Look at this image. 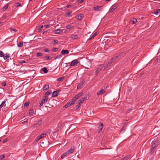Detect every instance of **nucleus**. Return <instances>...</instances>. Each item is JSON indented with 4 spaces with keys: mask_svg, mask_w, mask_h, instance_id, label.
I'll return each instance as SVG.
<instances>
[{
    "mask_svg": "<svg viewBox=\"0 0 160 160\" xmlns=\"http://www.w3.org/2000/svg\"><path fill=\"white\" fill-rule=\"evenodd\" d=\"M8 141V139L5 138L3 140V143H4Z\"/></svg>",
    "mask_w": 160,
    "mask_h": 160,
    "instance_id": "obj_52",
    "label": "nucleus"
},
{
    "mask_svg": "<svg viewBox=\"0 0 160 160\" xmlns=\"http://www.w3.org/2000/svg\"><path fill=\"white\" fill-rule=\"evenodd\" d=\"M62 56V54H60V55H57L54 58V59H56L58 58H61Z\"/></svg>",
    "mask_w": 160,
    "mask_h": 160,
    "instance_id": "obj_37",
    "label": "nucleus"
},
{
    "mask_svg": "<svg viewBox=\"0 0 160 160\" xmlns=\"http://www.w3.org/2000/svg\"><path fill=\"white\" fill-rule=\"evenodd\" d=\"M58 50V49L57 48H53L52 49V51L53 52H57Z\"/></svg>",
    "mask_w": 160,
    "mask_h": 160,
    "instance_id": "obj_34",
    "label": "nucleus"
},
{
    "mask_svg": "<svg viewBox=\"0 0 160 160\" xmlns=\"http://www.w3.org/2000/svg\"><path fill=\"white\" fill-rule=\"evenodd\" d=\"M83 14H79L78 16L77 19L79 20H81L82 19V18L83 17Z\"/></svg>",
    "mask_w": 160,
    "mask_h": 160,
    "instance_id": "obj_21",
    "label": "nucleus"
},
{
    "mask_svg": "<svg viewBox=\"0 0 160 160\" xmlns=\"http://www.w3.org/2000/svg\"><path fill=\"white\" fill-rule=\"evenodd\" d=\"M84 81L83 80L81 82L79 83L77 86V88L80 89L81 88V87L84 84Z\"/></svg>",
    "mask_w": 160,
    "mask_h": 160,
    "instance_id": "obj_9",
    "label": "nucleus"
},
{
    "mask_svg": "<svg viewBox=\"0 0 160 160\" xmlns=\"http://www.w3.org/2000/svg\"><path fill=\"white\" fill-rule=\"evenodd\" d=\"M103 68L104 66L102 65H99L97 68V72L98 73L101 70H104L105 69H103Z\"/></svg>",
    "mask_w": 160,
    "mask_h": 160,
    "instance_id": "obj_4",
    "label": "nucleus"
},
{
    "mask_svg": "<svg viewBox=\"0 0 160 160\" xmlns=\"http://www.w3.org/2000/svg\"><path fill=\"white\" fill-rule=\"evenodd\" d=\"M54 33L55 34H59L60 33L62 32V31L60 29H57L54 31Z\"/></svg>",
    "mask_w": 160,
    "mask_h": 160,
    "instance_id": "obj_18",
    "label": "nucleus"
},
{
    "mask_svg": "<svg viewBox=\"0 0 160 160\" xmlns=\"http://www.w3.org/2000/svg\"><path fill=\"white\" fill-rule=\"evenodd\" d=\"M71 5H67V7L68 8H69L70 7H71Z\"/></svg>",
    "mask_w": 160,
    "mask_h": 160,
    "instance_id": "obj_58",
    "label": "nucleus"
},
{
    "mask_svg": "<svg viewBox=\"0 0 160 160\" xmlns=\"http://www.w3.org/2000/svg\"><path fill=\"white\" fill-rule=\"evenodd\" d=\"M72 13V12H68L66 13V15L67 16H69Z\"/></svg>",
    "mask_w": 160,
    "mask_h": 160,
    "instance_id": "obj_43",
    "label": "nucleus"
},
{
    "mask_svg": "<svg viewBox=\"0 0 160 160\" xmlns=\"http://www.w3.org/2000/svg\"><path fill=\"white\" fill-rule=\"evenodd\" d=\"M30 0V1H32V0Z\"/></svg>",
    "mask_w": 160,
    "mask_h": 160,
    "instance_id": "obj_64",
    "label": "nucleus"
},
{
    "mask_svg": "<svg viewBox=\"0 0 160 160\" xmlns=\"http://www.w3.org/2000/svg\"><path fill=\"white\" fill-rule=\"evenodd\" d=\"M8 4H7L3 8V10H6L8 8Z\"/></svg>",
    "mask_w": 160,
    "mask_h": 160,
    "instance_id": "obj_44",
    "label": "nucleus"
},
{
    "mask_svg": "<svg viewBox=\"0 0 160 160\" xmlns=\"http://www.w3.org/2000/svg\"><path fill=\"white\" fill-rule=\"evenodd\" d=\"M45 135V134L42 133L37 138V141H38L41 138H43Z\"/></svg>",
    "mask_w": 160,
    "mask_h": 160,
    "instance_id": "obj_12",
    "label": "nucleus"
},
{
    "mask_svg": "<svg viewBox=\"0 0 160 160\" xmlns=\"http://www.w3.org/2000/svg\"><path fill=\"white\" fill-rule=\"evenodd\" d=\"M43 27V25H41L40 27V28L41 29V28H42Z\"/></svg>",
    "mask_w": 160,
    "mask_h": 160,
    "instance_id": "obj_62",
    "label": "nucleus"
},
{
    "mask_svg": "<svg viewBox=\"0 0 160 160\" xmlns=\"http://www.w3.org/2000/svg\"><path fill=\"white\" fill-rule=\"evenodd\" d=\"M77 99V98L75 97L73 98L72 101H70L71 103V104H74Z\"/></svg>",
    "mask_w": 160,
    "mask_h": 160,
    "instance_id": "obj_19",
    "label": "nucleus"
},
{
    "mask_svg": "<svg viewBox=\"0 0 160 160\" xmlns=\"http://www.w3.org/2000/svg\"><path fill=\"white\" fill-rule=\"evenodd\" d=\"M42 70L43 71L44 73H47L48 72V70L46 68L44 67L42 69Z\"/></svg>",
    "mask_w": 160,
    "mask_h": 160,
    "instance_id": "obj_27",
    "label": "nucleus"
},
{
    "mask_svg": "<svg viewBox=\"0 0 160 160\" xmlns=\"http://www.w3.org/2000/svg\"><path fill=\"white\" fill-rule=\"evenodd\" d=\"M131 158V156H128L125 157L122 159H121L120 160H128L129 159H130Z\"/></svg>",
    "mask_w": 160,
    "mask_h": 160,
    "instance_id": "obj_17",
    "label": "nucleus"
},
{
    "mask_svg": "<svg viewBox=\"0 0 160 160\" xmlns=\"http://www.w3.org/2000/svg\"><path fill=\"white\" fill-rule=\"evenodd\" d=\"M87 98V97H85L83 98L82 99L79 100L78 101V102H80L81 103H82L83 102L86 100Z\"/></svg>",
    "mask_w": 160,
    "mask_h": 160,
    "instance_id": "obj_13",
    "label": "nucleus"
},
{
    "mask_svg": "<svg viewBox=\"0 0 160 160\" xmlns=\"http://www.w3.org/2000/svg\"><path fill=\"white\" fill-rule=\"evenodd\" d=\"M49 25H45V27L46 28H48L49 27Z\"/></svg>",
    "mask_w": 160,
    "mask_h": 160,
    "instance_id": "obj_57",
    "label": "nucleus"
},
{
    "mask_svg": "<svg viewBox=\"0 0 160 160\" xmlns=\"http://www.w3.org/2000/svg\"><path fill=\"white\" fill-rule=\"evenodd\" d=\"M84 0H77L76 1V2L77 3H81Z\"/></svg>",
    "mask_w": 160,
    "mask_h": 160,
    "instance_id": "obj_42",
    "label": "nucleus"
},
{
    "mask_svg": "<svg viewBox=\"0 0 160 160\" xmlns=\"http://www.w3.org/2000/svg\"><path fill=\"white\" fill-rule=\"evenodd\" d=\"M126 129V126L125 125H123L122 126V128L121 130V132L122 131H124Z\"/></svg>",
    "mask_w": 160,
    "mask_h": 160,
    "instance_id": "obj_40",
    "label": "nucleus"
},
{
    "mask_svg": "<svg viewBox=\"0 0 160 160\" xmlns=\"http://www.w3.org/2000/svg\"><path fill=\"white\" fill-rule=\"evenodd\" d=\"M39 125L38 123H37L34 125V127H37Z\"/></svg>",
    "mask_w": 160,
    "mask_h": 160,
    "instance_id": "obj_54",
    "label": "nucleus"
},
{
    "mask_svg": "<svg viewBox=\"0 0 160 160\" xmlns=\"http://www.w3.org/2000/svg\"><path fill=\"white\" fill-rule=\"evenodd\" d=\"M33 113V110L32 109H31L29 111V115H32Z\"/></svg>",
    "mask_w": 160,
    "mask_h": 160,
    "instance_id": "obj_45",
    "label": "nucleus"
},
{
    "mask_svg": "<svg viewBox=\"0 0 160 160\" xmlns=\"http://www.w3.org/2000/svg\"><path fill=\"white\" fill-rule=\"evenodd\" d=\"M160 13V9H158L154 13L156 15H158Z\"/></svg>",
    "mask_w": 160,
    "mask_h": 160,
    "instance_id": "obj_28",
    "label": "nucleus"
},
{
    "mask_svg": "<svg viewBox=\"0 0 160 160\" xmlns=\"http://www.w3.org/2000/svg\"><path fill=\"white\" fill-rule=\"evenodd\" d=\"M78 37V36L77 35H71L72 38L73 39H75L77 38Z\"/></svg>",
    "mask_w": 160,
    "mask_h": 160,
    "instance_id": "obj_29",
    "label": "nucleus"
},
{
    "mask_svg": "<svg viewBox=\"0 0 160 160\" xmlns=\"http://www.w3.org/2000/svg\"><path fill=\"white\" fill-rule=\"evenodd\" d=\"M69 154L68 152L67 151L61 155V158L62 159L63 158L65 157L68 155Z\"/></svg>",
    "mask_w": 160,
    "mask_h": 160,
    "instance_id": "obj_14",
    "label": "nucleus"
},
{
    "mask_svg": "<svg viewBox=\"0 0 160 160\" xmlns=\"http://www.w3.org/2000/svg\"><path fill=\"white\" fill-rule=\"evenodd\" d=\"M79 62V61L77 59H75L72 61L70 66H74Z\"/></svg>",
    "mask_w": 160,
    "mask_h": 160,
    "instance_id": "obj_3",
    "label": "nucleus"
},
{
    "mask_svg": "<svg viewBox=\"0 0 160 160\" xmlns=\"http://www.w3.org/2000/svg\"><path fill=\"white\" fill-rule=\"evenodd\" d=\"M22 6V4L21 3H17L16 5V7H18L19 6Z\"/></svg>",
    "mask_w": 160,
    "mask_h": 160,
    "instance_id": "obj_48",
    "label": "nucleus"
},
{
    "mask_svg": "<svg viewBox=\"0 0 160 160\" xmlns=\"http://www.w3.org/2000/svg\"><path fill=\"white\" fill-rule=\"evenodd\" d=\"M103 128V124L102 123H101L99 125L98 127V128L100 130V131H102Z\"/></svg>",
    "mask_w": 160,
    "mask_h": 160,
    "instance_id": "obj_23",
    "label": "nucleus"
},
{
    "mask_svg": "<svg viewBox=\"0 0 160 160\" xmlns=\"http://www.w3.org/2000/svg\"><path fill=\"white\" fill-rule=\"evenodd\" d=\"M2 85L3 86H5L6 85V83L5 82H3L2 83Z\"/></svg>",
    "mask_w": 160,
    "mask_h": 160,
    "instance_id": "obj_50",
    "label": "nucleus"
},
{
    "mask_svg": "<svg viewBox=\"0 0 160 160\" xmlns=\"http://www.w3.org/2000/svg\"><path fill=\"white\" fill-rule=\"evenodd\" d=\"M26 62L24 60H20L19 61V63H25Z\"/></svg>",
    "mask_w": 160,
    "mask_h": 160,
    "instance_id": "obj_51",
    "label": "nucleus"
},
{
    "mask_svg": "<svg viewBox=\"0 0 160 160\" xmlns=\"http://www.w3.org/2000/svg\"><path fill=\"white\" fill-rule=\"evenodd\" d=\"M158 142L157 139H155L152 141L151 145L150 146V153L151 154H152L158 145Z\"/></svg>",
    "mask_w": 160,
    "mask_h": 160,
    "instance_id": "obj_1",
    "label": "nucleus"
},
{
    "mask_svg": "<svg viewBox=\"0 0 160 160\" xmlns=\"http://www.w3.org/2000/svg\"><path fill=\"white\" fill-rule=\"evenodd\" d=\"M132 109L131 108L130 109H128V111H129V112Z\"/></svg>",
    "mask_w": 160,
    "mask_h": 160,
    "instance_id": "obj_60",
    "label": "nucleus"
},
{
    "mask_svg": "<svg viewBox=\"0 0 160 160\" xmlns=\"http://www.w3.org/2000/svg\"><path fill=\"white\" fill-rule=\"evenodd\" d=\"M18 47H22L23 46L22 42H20L18 45Z\"/></svg>",
    "mask_w": 160,
    "mask_h": 160,
    "instance_id": "obj_33",
    "label": "nucleus"
},
{
    "mask_svg": "<svg viewBox=\"0 0 160 160\" xmlns=\"http://www.w3.org/2000/svg\"><path fill=\"white\" fill-rule=\"evenodd\" d=\"M28 123V121H24L23 122H22V123Z\"/></svg>",
    "mask_w": 160,
    "mask_h": 160,
    "instance_id": "obj_61",
    "label": "nucleus"
},
{
    "mask_svg": "<svg viewBox=\"0 0 160 160\" xmlns=\"http://www.w3.org/2000/svg\"><path fill=\"white\" fill-rule=\"evenodd\" d=\"M42 56V54L41 52H38L37 53V57H40Z\"/></svg>",
    "mask_w": 160,
    "mask_h": 160,
    "instance_id": "obj_47",
    "label": "nucleus"
},
{
    "mask_svg": "<svg viewBox=\"0 0 160 160\" xmlns=\"http://www.w3.org/2000/svg\"><path fill=\"white\" fill-rule=\"evenodd\" d=\"M12 30L14 31L15 32L16 31V30L15 29H12Z\"/></svg>",
    "mask_w": 160,
    "mask_h": 160,
    "instance_id": "obj_59",
    "label": "nucleus"
},
{
    "mask_svg": "<svg viewBox=\"0 0 160 160\" xmlns=\"http://www.w3.org/2000/svg\"><path fill=\"white\" fill-rule=\"evenodd\" d=\"M119 57V56H115L112 58V59L109 61L110 62H112V63H113L115 60H116Z\"/></svg>",
    "mask_w": 160,
    "mask_h": 160,
    "instance_id": "obj_16",
    "label": "nucleus"
},
{
    "mask_svg": "<svg viewBox=\"0 0 160 160\" xmlns=\"http://www.w3.org/2000/svg\"><path fill=\"white\" fill-rule=\"evenodd\" d=\"M50 57L48 56H46L45 57V58H46V60H49Z\"/></svg>",
    "mask_w": 160,
    "mask_h": 160,
    "instance_id": "obj_55",
    "label": "nucleus"
},
{
    "mask_svg": "<svg viewBox=\"0 0 160 160\" xmlns=\"http://www.w3.org/2000/svg\"><path fill=\"white\" fill-rule=\"evenodd\" d=\"M64 77H62L61 78H59L58 79V81H62L63 79H64Z\"/></svg>",
    "mask_w": 160,
    "mask_h": 160,
    "instance_id": "obj_41",
    "label": "nucleus"
},
{
    "mask_svg": "<svg viewBox=\"0 0 160 160\" xmlns=\"http://www.w3.org/2000/svg\"><path fill=\"white\" fill-rule=\"evenodd\" d=\"M4 59L5 60H8V58L9 57V55H6L5 56H4Z\"/></svg>",
    "mask_w": 160,
    "mask_h": 160,
    "instance_id": "obj_31",
    "label": "nucleus"
},
{
    "mask_svg": "<svg viewBox=\"0 0 160 160\" xmlns=\"http://www.w3.org/2000/svg\"><path fill=\"white\" fill-rule=\"evenodd\" d=\"M75 148L74 146H72L70 149L67 151L68 152L69 154L73 153L74 151Z\"/></svg>",
    "mask_w": 160,
    "mask_h": 160,
    "instance_id": "obj_6",
    "label": "nucleus"
},
{
    "mask_svg": "<svg viewBox=\"0 0 160 160\" xmlns=\"http://www.w3.org/2000/svg\"><path fill=\"white\" fill-rule=\"evenodd\" d=\"M4 158V155H0V160H2V159Z\"/></svg>",
    "mask_w": 160,
    "mask_h": 160,
    "instance_id": "obj_49",
    "label": "nucleus"
},
{
    "mask_svg": "<svg viewBox=\"0 0 160 160\" xmlns=\"http://www.w3.org/2000/svg\"><path fill=\"white\" fill-rule=\"evenodd\" d=\"M69 51L67 50H64L63 49L61 51V53L63 54H68L69 53Z\"/></svg>",
    "mask_w": 160,
    "mask_h": 160,
    "instance_id": "obj_15",
    "label": "nucleus"
},
{
    "mask_svg": "<svg viewBox=\"0 0 160 160\" xmlns=\"http://www.w3.org/2000/svg\"><path fill=\"white\" fill-rule=\"evenodd\" d=\"M39 31H40L41 30V29L40 30V29H39Z\"/></svg>",
    "mask_w": 160,
    "mask_h": 160,
    "instance_id": "obj_63",
    "label": "nucleus"
},
{
    "mask_svg": "<svg viewBox=\"0 0 160 160\" xmlns=\"http://www.w3.org/2000/svg\"><path fill=\"white\" fill-rule=\"evenodd\" d=\"M105 92V91L103 89H102L100 91H98L97 93V94L98 95H99L104 93Z\"/></svg>",
    "mask_w": 160,
    "mask_h": 160,
    "instance_id": "obj_8",
    "label": "nucleus"
},
{
    "mask_svg": "<svg viewBox=\"0 0 160 160\" xmlns=\"http://www.w3.org/2000/svg\"><path fill=\"white\" fill-rule=\"evenodd\" d=\"M4 56V53L2 51L0 50V57H3Z\"/></svg>",
    "mask_w": 160,
    "mask_h": 160,
    "instance_id": "obj_32",
    "label": "nucleus"
},
{
    "mask_svg": "<svg viewBox=\"0 0 160 160\" xmlns=\"http://www.w3.org/2000/svg\"><path fill=\"white\" fill-rule=\"evenodd\" d=\"M94 8L95 10L98 11L102 9V7L99 6H97V7H95Z\"/></svg>",
    "mask_w": 160,
    "mask_h": 160,
    "instance_id": "obj_20",
    "label": "nucleus"
},
{
    "mask_svg": "<svg viewBox=\"0 0 160 160\" xmlns=\"http://www.w3.org/2000/svg\"><path fill=\"white\" fill-rule=\"evenodd\" d=\"M82 94H83V92H82L80 93H79L78 95H76L75 97H76V98H77V99H78V98H79L81 97L82 95Z\"/></svg>",
    "mask_w": 160,
    "mask_h": 160,
    "instance_id": "obj_25",
    "label": "nucleus"
},
{
    "mask_svg": "<svg viewBox=\"0 0 160 160\" xmlns=\"http://www.w3.org/2000/svg\"><path fill=\"white\" fill-rule=\"evenodd\" d=\"M60 91L59 90H57L53 91L52 94V97H55L57 96Z\"/></svg>",
    "mask_w": 160,
    "mask_h": 160,
    "instance_id": "obj_5",
    "label": "nucleus"
},
{
    "mask_svg": "<svg viewBox=\"0 0 160 160\" xmlns=\"http://www.w3.org/2000/svg\"><path fill=\"white\" fill-rule=\"evenodd\" d=\"M137 20L135 18H133V20L132 21V23L133 24H135L137 22Z\"/></svg>",
    "mask_w": 160,
    "mask_h": 160,
    "instance_id": "obj_36",
    "label": "nucleus"
},
{
    "mask_svg": "<svg viewBox=\"0 0 160 160\" xmlns=\"http://www.w3.org/2000/svg\"><path fill=\"white\" fill-rule=\"evenodd\" d=\"M117 7L118 6L117 5L112 6L111 8L110 12H113Z\"/></svg>",
    "mask_w": 160,
    "mask_h": 160,
    "instance_id": "obj_7",
    "label": "nucleus"
},
{
    "mask_svg": "<svg viewBox=\"0 0 160 160\" xmlns=\"http://www.w3.org/2000/svg\"><path fill=\"white\" fill-rule=\"evenodd\" d=\"M78 105H76L75 107V109L76 110H78L79 107L80 106H81V104L82 103H80V102H78Z\"/></svg>",
    "mask_w": 160,
    "mask_h": 160,
    "instance_id": "obj_22",
    "label": "nucleus"
},
{
    "mask_svg": "<svg viewBox=\"0 0 160 160\" xmlns=\"http://www.w3.org/2000/svg\"><path fill=\"white\" fill-rule=\"evenodd\" d=\"M112 64V62H110L109 61L108 62L107 64L105 66H104L103 69H105L108 68Z\"/></svg>",
    "mask_w": 160,
    "mask_h": 160,
    "instance_id": "obj_10",
    "label": "nucleus"
},
{
    "mask_svg": "<svg viewBox=\"0 0 160 160\" xmlns=\"http://www.w3.org/2000/svg\"><path fill=\"white\" fill-rule=\"evenodd\" d=\"M72 105L71 104V103L70 102H68L63 107L64 108H66L68 107L71 106V105Z\"/></svg>",
    "mask_w": 160,
    "mask_h": 160,
    "instance_id": "obj_11",
    "label": "nucleus"
},
{
    "mask_svg": "<svg viewBox=\"0 0 160 160\" xmlns=\"http://www.w3.org/2000/svg\"><path fill=\"white\" fill-rule=\"evenodd\" d=\"M48 100V98H46L43 97L42 101L40 103L39 107H41L42 106L43 104L44 103H45L47 102Z\"/></svg>",
    "mask_w": 160,
    "mask_h": 160,
    "instance_id": "obj_2",
    "label": "nucleus"
},
{
    "mask_svg": "<svg viewBox=\"0 0 160 160\" xmlns=\"http://www.w3.org/2000/svg\"><path fill=\"white\" fill-rule=\"evenodd\" d=\"M5 101H3L2 102L1 104L0 105V108H2L4 104L5 103Z\"/></svg>",
    "mask_w": 160,
    "mask_h": 160,
    "instance_id": "obj_46",
    "label": "nucleus"
},
{
    "mask_svg": "<svg viewBox=\"0 0 160 160\" xmlns=\"http://www.w3.org/2000/svg\"><path fill=\"white\" fill-rule=\"evenodd\" d=\"M53 42H54V44H57L58 42V40H54L53 41Z\"/></svg>",
    "mask_w": 160,
    "mask_h": 160,
    "instance_id": "obj_53",
    "label": "nucleus"
},
{
    "mask_svg": "<svg viewBox=\"0 0 160 160\" xmlns=\"http://www.w3.org/2000/svg\"><path fill=\"white\" fill-rule=\"evenodd\" d=\"M49 85L48 84H46L44 86L43 89L44 90H47L49 89Z\"/></svg>",
    "mask_w": 160,
    "mask_h": 160,
    "instance_id": "obj_24",
    "label": "nucleus"
},
{
    "mask_svg": "<svg viewBox=\"0 0 160 160\" xmlns=\"http://www.w3.org/2000/svg\"><path fill=\"white\" fill-rule=\"evenodd\" d=\"M66 27L67 29H70L72 28V26L71 25H68V26H67Z\"/></svg>",
    "mask_w": 160,
    "mask_h": 160,
    "instance_id": "obj_39",
    "label": "nucleus"
},
{
    "mask_svg": "<svg viewBox=\"0 0 160 160\" xmlns=\"http://www.w3.org/2000/svg\"><path fill=\"white\" fill-rule=\"evenodd\" d=\"M30 103L29 102H25L24 104V107H27L29 105Z\"/></svg>",
    "mask_w": 160,
    "mask_h": 160,
    "instance_id": "obj_35",
    "label": "nucleus"
},
{
    "mask_svg": "<svg viewBox=\"0 0 160 160\" xmlns=\"http://www.w3.org/2000/svg\"><path fill=\"white\" fill-rule=\"evenodd\" d=\"M51 132V131L49 129H48L47 130L46 132L45 133V135H48V134H49Z\"/></svg>",
    "mask_w": 160,
    "mask_h": 160,
    "instance_id": "obj_38",
    "label": "nucleus"
},
{
    "mask_svg": "<svg viewBox=\"0 0 160 160\" xmlns=\"http://www.w3.org/2000/svg\"><path fill=\"white\" fill-rule=\"evenodd\" d=\"M97 35V33L95 32V33L89 39V40L91 39L92 38H93L95 37Z\"/></svg>",
    "mask_w": 160,
    "mask_h": 160,
    "instance_id": "obj_30",
    "label": "nucleus"
},
{
    "mask_svg": "<svg viewBox=\"0 0 160 160\" xmlns=\"http://www.w3.org/2000/svg\"><path fill=\"white\" fill-rule=\"evenodd\" d=\"M45 51L46 52H49V49L48 48H46L44 49Z\"/></svg>",
    "mask_w": 160,
    "mask_h": 160,
    "instance_id": "obj_56",
    "label": "nucleus"
},
{
    "mask_svg": "<svg viewBox=\"0 0 160 160\" xmlns=\"http://www.w3.org/2000/svg\"><path fill=\"white\" fill-rule=\"evenodd\" d=\"M50 94L51 93L50 92H47L45 93L44 97H46V98H48V96L50 95Z\"/></svg>",
    "mask_w": 160,
    "mask_h": 160,
    "instance_id": "obj_26",
    "label": "nucleus"
}]
</instances>
